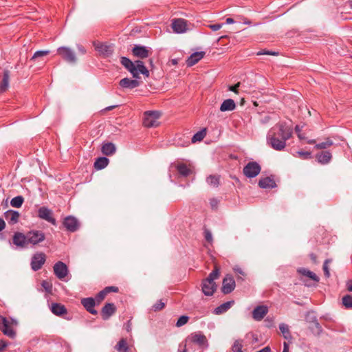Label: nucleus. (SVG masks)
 Segmentation results:
<instances>
[{
  "label": "nucleus",
  "instance_id": "nucleus-1",
  "mask_svg": "<svg viewBox=\"0 0 352 352\" xmlns=\"http://www.w3.org/2000/svg\"><path fill=\"white\" fill-rule=\"evenodd\" d=\"M292 129L285 122H280L272 127L267 135V141L272 148L283 151L286 146V142L292 135Z\"/></svg>",
  "mask_w": 352,
  "mask_h": 352
},
{
  "label": "nucleus",
  "instance_id": "nucleus-2",
  "mask_svg": "<svg viewBox=\"0 0 352 352\" xmlns=\"http://www.w3.org/2000/svg\"><path fill=\"white\" fill-rule=\"evenodd\" d=\"M122 65L132 74L135 78H139L140 74H142L146 77L149 76V72L144 66V63L142 60H136L132 62L130 59L126 57L121 58Z\"/></svg>",
  "mask_w": 352,
  "mask_h": 352
},
{
  "label": "nucleus",
  "instance_id": "nucleus-3",
  "mask_svg": "<svg viewBox=\"0 0 352 352\" xmlns=\"http://www.w3.org/2000/svg\"><path fill=\"white\" fill-rule=\"evenodd\" d=\"M219 271L217 267L210 273L209 276L203 280L202 292L206 296H212L217 289V285L214 280L219 277Z\"/></svg>",
  "mask_w": 352,
  "mask_h": 352
},
{
  "label": "nucleus",
  "instance_id": "nucleus-4",
  "mask_svg": "<svg viewBox=\"0 0 352 352\" xmlns=\"http://www.w3.org/2000/svg\"><path fill=\"white\" fill-rule=\"evenodd\" d=\"M17 322L14 319L8 320L4 316H0V331L9 338H14L16 333L12 329V325H16Z\"/></svg>",
  "mask_w": 352,
  "mask_h": 352
},
{
  "label": "nucleus",
  "instance_id": "nucleus-5",
  "mask_svg": "<svg viewBox=\"0 0 352 352\" xmlns=\"http://www.w3.org/2000/svg\"><path fill=\"white\" fill-rule=\"evenodd\" d=\"M161 113L157 111H147L144 113L143 125L145 127H155L159 125Z\"/></svg>",
  "mask_w": 352,
  "mask_h": 352
},
{
  "label": "nucleus",
  "instance_id": "nucleus-6",
  "mask_svg": "<svg viewBox=\"0 0 352 352\" xmlns=\"http://www.w3.org/2000/svg\"><path fill=\"white\" fill-rule=\"evenodd\" d=\"M261 166L256 162H248L243 168V174L248 178L256 177L261 172Z\"/></svg>",
  "mask_w": 352,
  "mask_h": 352
},
{
  "label": "nucleus",
  "instance_id": "nucleus-7",
  "mask_svg": "<svg viewBox=\"0 0 352 352\" xmlns=\"http://www.w3.org/2000/svg\"><path fill=\"white\" fill-rule=\"evenodd\" d=\"M28 245H36L43 242L45 239V234L41 230H30L27 232Z\"/></svg>",
  "mask_w": 352,
  "mask_h": 352
},
{
  "label": "nucleus",
  "instance_id": "nucleus-8",
  "mask_svg": "<svg viewBox=\"0 0 352 352\" xmlns=\"http://www.w3.org/2000/svg\"><path fill=\"white\" fill-rule=\"evenodd\" d=\"M58 54L68 63H75L76 57L74 52L67 47H60L57 49Z\"/></svg>",
  "mask_w": 352,
  "mask_h": 352
},
{
  "label": "nucleus",
  "instance_id": "nucleus-9",
  "mask_svg": "<svg viewBox=\"0 0 352 352\" xmlns=\"http://www.w3.org/2000/svg\"><path fill=\"white\" fill-rule=\"evenodd\" d=\"M53 270L54 274L60 280H63L69 272L67 265L62 261L56 263L53 267Z\"/></svg>",
  "mask_w": 352,
  "mask_h": 352
},
{
  "label": "nucleus",
  "instance_id": "nucleus-10",
  "mask_svg": "<svg viewBox=\"0 0 352 352\" xmlns=\"http://www.w3.org/2000/svg\"><path fill=\"white\" fill-rule=\"evenodd\" d=\"M46 260L45 254L43 252H38L33 255L31 260V267L34 271L40 270Z\"/></svg>",
  "mask_w": 352,
  "mask_h": 352
},
{
  "label": "nucleus",
  "instance_id": "nucleus-11",
  "mask_svg": "<svg viewBox=\"0 0 352 352\" xmlns=\"http://www.w3.org/2000/svg\"><path fill=\"white\" fill-rule=\"evenodd\" d=\"M94 45L96 51L103 57H109L113 52L112 45H107L103 43H94Z\"/></svg>",
  "mask_w": 352,
  "mask_h": 352
},
{
  "label": "nucleus",
  "instance_id": "nucleus-12",
  "mask_svg": "<svg viewBox=\"0 0 352 352\" xmlns=\"http://www.w3.org/2000/svg\"><path fill=\"white\" fill-rule=\"evenodd\" d=\"M38 217L52 225H56V219L53 217L52 210L47 207L43 206L38 210Z\"/></svg>",
  "mask_w": 352,
  "mask_h": 352
},
{
  "label": "nucleus",
  "instance_id": "nucleus-13",
  "mask_svg": "<svg viewBox=\"0 0 352 352\" xmlns=\"http://www.w3.org/2000/svg\"><path fill=\"white\" fill-rule=\"evenodd\" d=\"M12 243L19 248H26L28 245L27 233L15 232L12 237Z\"/></svg>",
  "mask_w": 352,
  "mask_h": 352
},
{
  "label": "nucleus",
  "instance_id": "nucleus-14",
  "mask_svg": "<svg viewBox=\"0 0 352 352\" xmlns=\"http://www.w3.org/2000/svg\"><path fill=\"white\" fill-rule=\"evenodd\" d=\"M235 281L230 275H227L223 280L221 291L223 294L231 293L235 288Z\"/></svg>",
  "mask_w": 352,
  "mask_h": 352
},
{
  "label": "nucleus",
  "instance_id": "nucleus-15",
  "mask_svg": "<svg viewBox=\"0 0 352 352\" xmlns=\"http://www.w3.org/2000/svg\"><path fill=\"white\" fill-rule=\"evenodd\" d=\"M171 27H172L173 31L177 34L184 33L188 29L187 23L183 19H177L173 20L172 23H171Z\"/></svg>",
  "mask_w": 352,
  "mask_h": 352
},
{
  "label": "nucleus",
  "instance_id": "nucleus-16",
  "mask_svg": "<svg viewBox=\"0 0 352 352\" xmlns=\"http://www.w3.org/2000/svg\"><path fill=\"white\" fill-rule=\"evenodd\" d=\"M63 225L65 228L70 232H75L79 228L78 221L77 219L72 216H68L65 218Z\"/></svg>",
  "mask_w": 352,
  "mask_h": 352
},
{
  "label": "nucleus",
  "instance_id": "nucleus-17",
  "mask_svg": "<svg viewBox=\"0 0 352 352\" xmlns=\"http://www.w3.org/2000/svg\"><path fill=\"white\" fill-rule=\"evenodd\" d=\"M268 312V307L260 305L255 307L252 311V317L256 321L261 320Z\"/></svg>",
  "mask_w": 352,
  "mask_h": 352
},
{
  "label": "nucleus",
  "instance_id": "nucleus-18",
  "mask_svg": "<svg viewBox=\"0 0 352 352\" xmlns=\"http://www.w3.org/2000/svg\"><path fill=\"white\" fill-rule=\"evenodd\" d=\"M81 304L90 314L96 315L97 311L94 309V306L97 304L93 298H84L81 299Z\"/></svg>",
  "mask_w": 352,
  "mask_h": 352
},
{
  "label": "nucleus",
  "instance_id": "nucleus-19",
  "mask_svg": "<svg viewBox=\"0 0 352 352\" xmlns=\"http://www.w3.org/2000/svg\"><path fill=\"white\" fill-rule=\"evenodd\" d=\"M4 217L10 225H14L18 223L20 217V214L17 211L13 210H8L6 212H5Z\"/></svg>",
  "mask_w": 352,
  "mask_h": 352
},
{
  "label": "nucleus",
  "instance_id": "nucleus-20",
  "mask_svg": "<svg viewBox=\"0 0 352 352\" xmlns=\"http://www.w3.org/2000/svg\"><path fill=\"white\" fill-rule=\"evenodd\" d=\"M116 308L113 303H107L102 309L101 314L104 320L109 319L115 312Z\"/></svg>",
  "mask_w": 352,
  "mask_h": 352
},
{
  "label": "nucleus",
  "instance_id": "nucleus-21",
  "mask_svg": "<svg viewBox=\"0 0 352 352\" xmlns=\"http://www.w3.org/2000/svg\"><path fill=\"white\" fill-rule=\"evenodd\" d=\"M119 85L124 89H134L140 85V82L137 80L124 78L120 80Z\"/></svg>",
  "mask_w": 352,
  "mask_h": 352
},
{
  "label": "nucleus",
  "instance_id": "nucleus-22",
  "mask_svg": "<svg viewBox=\"0 0 352 352\" xmlns=\"http://www.w3.org/2000/svg\"><path fill=\"white\" fill-rule=\"evenodd\" d=\"M132 52L135 56L140 58H147L149 55V51L145 46L135 45Z\"/></svg>",
  "mask_w": 352,
  "mask_h": 352
},
{
  "label": "nucleus",
  "instance_id": "nucleus-23",
  "mask_svg": "<svg viewBox=\"0 0 352 352\" xmlns=\"http://www.w3.org/2000/svg\"><path fill=\"white\" fill-rule=\"evenodd\" d=\"M50 310L57 316H63L67 313L66 307L63 305L58 302L52 303Z\"/></svg>",
  "mask_w": 352,
  "mask_h": 352
},
{
  "label": "nucleus",
  "instance_id": "nucleus-24",
  "mask_svg": "<svg viewBox=\"0 0 352 352\" xmlns=\"http://www.w3.org/2000/svg\"><path fill=\"white\" fill-rule=\"evenodd\" d=\"M205 55L204 52H197L192 53L186 60V64L188 67H192L197 63Z\"/></svg>",
  "mask_w": 352,
  "mask_h": 352
},
{
  "label": "nucleus",
  "instance_id": "nucleus-25",
  "mask_svg": "<svg viewBox=\"0 0 352 352\" xmlns=\"http://www.w3.org/2000/svg\"><path fill=\"white\" fill-rule=\"evenodd\" d=\"M318 162L322 164L329 163L332 158L331 153L329 151H323L316 155Z\"/></svg>",
  "mask_w": 352,
  "mask_h": 352
},
{
  "label": "nucleus",
  "instance_id": "nucleus-26",
  "mask_svg": "<svg viewBox=\"0 0 352 352\" xmlns=\"http://www.w3.org/2000/svg\"><path fill=\"white\" fill-rule=\"evenodd\" d=\"M10 72L8 70L3 72V78L0 82V94L5 92L9 87Z\"/></svg>",
  "mask_w": 352,
  "mask_h": 352
},
{
  "label": "nucleus",
  "instance_id": "nucleus-27",
  "mask_svg": "<svg viewBox=\"0 0 352 352\" xmlns=\"http://www.w3.org/2000/svg\"><path fill=\"white\" fill-rule=\"evenodd\" d=\"M236 108V104L232 99H226L221 104L220 111L222 112L232 111Z\"/></svg>",
  "mask_w": 352,
  "mask_h": 352
},
{
  "label": "nucleus",
  "instance_id": "nucleus-28",
  "mask_svg": "<svg viewBox=\"0 0 352 352\" xmlns=\"http://www.w3.org/2000/svg\"><path fill=\"white\" fill-rule=\"evenodd\" d=\"M258 186L261 188H273L276 185L273 179L267 177L259 180Z\"/></svg>",
  "mask_w": 352,
  "mask_h": 352
},
{
  "label": "nucleus",
  "instance_id": "nucleus-29",
  "mask_svg": "<svg viewBox=\"0 0 352 352\" xmlns=\"http://www.w3.org/2000/svg\"><path fill=\"white\" fill-rule=\"evenodd\" d=\"M233 304H234L233 300L226 302L221 304V305H219V307H216L214 309L213 313L216 315H219V314H223V313L226 312L231 307V306Z\"/></svg>",
  "mask_w": 352,
  "mask_h": 352
},
{
  "label": "nucleus",
  "instance_id": "nucleus-30",
  "mask_svg": "<svg viewBox=\"0 0 352 352\" xmlns=\"http://www.w3.org/2000/svg\"><path fill=\"white\" fill-rule=\"evenodd\" d=\"M116 147L114 144L111 142H107L102 146L101 151L104 155H111L115 153Z\"/></svg>",
  "mask_w": 352,
  "mask_h": 352
},
{
  "label": "nucleus",
  "instance_id": "nucleus-31",
  "mask_svg": "<svg viewBox=\"0 0 352 352\" xmlns=\"http://www.w3.org/2000/svg\"><path fill=\"white\" fill-rule=\"evenodd\" d=\"M190 338L192 342L198 344L200 346L205 344L207 342L206 336L201 333L191 334Z\"/></svg>",
  "mask_w": 352,
  "mask_h": 352
},
{
  "label": "nucleus",
  "instance_id": "nucleus-32",
  "mask_svg": "<svg viewBox=\"0 0 352 352\" xmlns=\"http://www.w3.org/2000/svg\"><path fill=\"white\" fill-rule=\"evenodd\" d=\"M298 272L305 276H307L310 279L313 280L315 282L319 281V277L313 272L306 269V268H299L298 269Z\"/></svg>",
  "mask_w": 352,
  "mask_h": 352
},
{
  "label": "nucleus",
  "instance_id": "nucleus-33",
  "mask_svg": "<svg viewBox=\"0 0 352 352\" xmlns=\"http://www.w3.org/2000/svg\"><path fill=\"white\" fill-rule=\"evenodd\" d=\"M109 164V159L106 157H100L96 159L94 162V168L96 170H102L104 168Z\"/></svg>",
  "mask_w": 352,
  "mask_h": 352
},
{
  "label": "nucleus",
  "instance_id": "nucleus-34",
  "mask_svg": "<svg viewBox=\"0 0 352 352\" xmlns=\"http://www.w3.org/2000/svg\"><path fill=\"white\" fill-rule=\"evenodd\" d=\"M176 169L180 175L187 177L191 173V170L184 164H179L176 166Z\"/></svg>",
  "mask_w": 352,
  "mask_h": 352
},
{
  "label": "nucleus",
  "instance_id": "nucleus-35",
  "mask_svg": "<svg viewBox=\"0 0 352 352\" xmlns=\"http://www.w3.org/2000/svg\"><path fill=\"white\" fill-rule=\"evenodd\" d=\"M115 349L118 352H128L129 347L125 339H121L118 344L116 345Z\"/></svg>",
  "mask_w": 352,
  "mask_h": 352
},
{
  "label": "nucleus",
  "instance_id": "nucleus-36",
  "mask_svg": "<svg viewBox=\"0 0 352 352\" xmlns=\"http://www.w3.org/2000/svg\"><path fill=\"white\" fill-rule=\"evenodd\" d=\"M279 329L280 332L282 333L283 337L286 340H291L292 339V335L290 333V331L289 329V327L287 324L285 323H281L279 324Z\"/></svg>",
  "mask_w": 352,
  "mask_h": 352
},
{
  "label": "nucleus",
  "instance_id": "nucleus-37",
  "mask_svg": "<svg viewBox=\"0 0 352 352\" xmlns=\"http://www.w3.org/2000/svg\"><path fill=\"white\" fill-rule=\"evenodd\" d=\"M206 182L208 185L212 187H218L219 184V176L210 175L207 177Z\"/></svg>",
  "mask_w": 352,
  "mask_h": 352
},
{
  "label": "nucleus",
  "instance_id": "nucleus-38",
  "mask_svg": "<svg viewBox=\"0 0 352 352\" xmlns=\"http://www.w3.org/2000/svg\"><path fill=\"white\" fill-rule=\"evenodd\" d=\"M206 135V130L205 129L197 132L192 138V142L201 141Z\"/></svg>",
  "mask_w": 352,
  "mask_h": 352
},
{
  "label": "nucleus",
  "instance_id": "nucleus-39",
  "mask_svg": "<svg viewBox=\"0 0 352 352\" xmlns=\"http://www.w3.org/2000/svg\"><path fill=\"white\" fill-rule=\"evenodd\" d=\"M24 201V199L22 196L19 195L11 199L10 204L12 207L20 208Z\"/></svg>",
  "mask_w": 352,
  "mask_h": 352
},
{
  "label": "nucleus",
  "instance_id": "nucleus-40",
  "mask_svg": "<svg viewBox=\"0 0 352 352\" xmlns=\"http://www.w3.org/2000/svg\"><path fill=\"white\" fill-rule=\"evenodd\" d=\"M333 144V141L331 139L327 138L324 142L316 144L314 147L316 149H325V148L332 146Z\"/></svg>",
  "mask_w": 352,
  "mask_h": 352
},
{
  "label": "nucleus",
  "instance_id": "nucleus-41",
  "mask_svg": "<svg viewBox=\"0 0 352 352\" xmlns=\"http://www.w3.org/2000/svg\"><path fill=\"white\" fill-rule=\"evenodd\" d=\"M342 305L346 309H352V295H345L342 297Z\"/></svg>",
  "mask_w": 352,
  "mask_h": 352
},
{
  "label": "nucleus",
  "instance_id": "nucleus-42",
  "mask_svg": "<svg viewBox=\"0 0 352 352\" xmlns=\"http://www.w3.org/2000/svg\"><path fill=\"white\" fill-rule=\"evenodd\" d=\"M313 327H311V331L319 335L321 331H322V327L320 325L319 322H318L317 319L316 318H314V320H313Z\"/></svg>",
  "mask_w": 352,
  "mask_h": 352
},
{
  "label": "nucleus",
  "instance_id": "nucleus-43",
  "mask_svg": "<svg viewBox=\"0 0 352 352\" xmlns=\"http://www.w3.org/2000/svg\"><path fill=\"white\" fill-rule=\"evenodd\" d=\"M243 344L242 340H236L234 342V344L232 346V351L233 352H243L242 351Z\"/></svg>",
  "mask_w": 352,
  "mask_h": 352
},
{
  "label": "nucleus",
  "instance_id": "nucleus-44",
  "mask_svg": "<svg viewBox=\"0 0 352 352\" xmlns=\"http://www.w3.org/2000/svg\"><path fill=\"white\" fill-rule=\"evenodd\" d=\"M107 294V292L104 290V289L102 291H100L94 298L97 304H100L105 298L106 295Z\"/></svg>",
  "mask_w": 352,
  "mask_h": 352
},
{
  "label": "nucleus",
  "instance_id": "nucleus-45",
  "mask_svg": "<svg viewBox=\"0 0 352 352\" xmlns=\"http://www.w3.org/2000/svg\"><path fill=\"white\" fill-rule=\"evenodd\" d=\"M189 320V317L187 316H182L179 318L176 322V326L177 327H180L184 324H186Z\"/></svg>",
  "mask_w": 352,
  "mask_h": 352
},
{
  "label": "nucleus",
  "instance_id": "nucleus-46",
  "mask_svg": "<svg viewBox=\"0 0 352 352\" xmlns=\"http://www.w3.org/2000/svg\"><path fill=\"white\" fill-rule=\"evenodd\" d=\"M49 54H50V51L49 50H38V51H36L34 54V55L32 56V60H34V59H36L37 58H40V57H43V56H47Z\"/></svg>",
  "mask_w": 352,
  "mask_h": 352
},
{
  "label": "nucleus",
  "instance_id": "nucleus-47",
  "mask_svg": "<svg viewBox=\"0 0 352 352\" xmlns=\"http://www.w3.org/2000/svg\"><path fill=\"white\" fill-rule=\"evenodd\" d=\"M296 154L299 157L304 160L310 159L311 157V153L308 151H298Z\"/></svg>",
  "mask_w": 352,
  "mask_h": 352
},
{
  "label": "nucleus",
  "instance_id": "nucleus-48",
  "mask_svg": "<svg viewBox=\"0 0 352 352\" xmlns=\"http://www.w3.org/2000/svg\"><path fill=\"white\" fill-rule=\"evenodd\" d=\"M164 306L165 303L160 300L153 305V310H154L155 311H160L164 307Z\"/></svg>",
  "mask_w": 352,
  "mask_h": 352
},
{
  "label": "nucleus",
  "instance_id": "nucleus-49",
  "mask_svg": "<svg viewBox=\"0 0 352 352\" xmlns=\"http://www.w3.org/2000/svg\"><path fill=\"white\" fill-rule=\"evenodd\" d=\"M329 262H330V260L327 259V260H325L324 265H323L324 274V276L327 278H329L330 276V272H329V267H328V263Z\"/></svg>",
  "mask_w": 352,
  "mask_h": 352
},
{
  "label": "nucleus",
  "instance_id": "nucleus-50",
  "mask_svg": "<svg viewBox=\"0 0 352 352\" xmlns=\"http://www.w3.org/2000/svg\"><path fill=\"white\" fill-rule=\"evenodd\" d=\"M204 237H205V239L209 242V243H212V233L210 230L206 229L204 230Z\"/></svg>",
  "mask_w": 352,
  "mask_h": 352
},
{
  "label": "nucleus",
  "instance_id": "nucleus-51",
  "mask_svg": "<svg viewBox=\"0 0 352 352\" xmlns=\"http://www.w3.org/2000/svg\"><path fill=\"white\" fill-rule=\"evenodd\" d=\"M278 54V52L269 51V50H261L257 52V55H273L277 56Z\"/></svg>",
  "mask_w": 352,
  "mask_h": 352
},
{
  "label": "nucleus",
  "instance_id": "nucleus-52",
  "mask_svg": "<svg viewBox=\"0 0 352 352\" xmlns=\"http://www.w3.org/2000/svg\"><path fill=\"white\" fill-rule=\"evenodd\" d=\"M42 287L45 289V290L47 292H51L52 290V285L48 283L47 280H43L41 283Z\"/></svg>",
  "mask_w": 352,
  "mask_h": 352
},
{
  "label": "nucleus",
  "instance_id": "nucleus-53",
  "mask_svg": "<svg viewBox=\"0 0 352 352\" xmlns=\"http://www.w3.org/2000/svg\"><path fill=\"white\" fill-rule=\"evenodd\" d=\"M223 25V23L212 24V25H209V28L212 31H217V30H220L222 28Z\"/></svg>",
  "mask_w": 352,
  "mask_h": 352
},
{
  "label": "nucleus",
  "instance_id": "nucleus-54",
  "mask_svg": "<svg viewBox=\"0 0 352 352\" xmlns=\"http://www.w3.org/2000/svg\"><path fill=\"white\" fill-rule=\"evenodd\" d=\"M241 83L240 82H238L236 83V85H233V86H230L228 89L231 91H233L234 93H238V88L239 87Z\"/></svg>",
  "mask_w": 352,
  "mask_h": 352
},
{
  "label": "nucleus",
  "instance_id": "nucleus-55",
  "mask_svg": "<svg viewBox=\"0 0 352 352\" xmlns=\"http://www.w3.org/2000/svg\"><path fill=\"white\" fill-rule=\"evenodd\" d=\"M7 346H8L7 342H6L3 340H0V352H2Z\"/></svg>",
  "mask_w": 352,
  "mask_h": 352
},
{
  "label": "nucleus",
  "instance_id": "nucleus-56",
  "mask_svg": "<svg viewBox=\"0 0 352 352\" xmlns=\"http://www.w3.org/2000/svg\"><path fill=\"white\" fill-rule=\"evenodd\" d=\"M104 290L107 292V294L109 293L110 292H118V287L113 286L107 287L104 288Z\"/></svg>",
  "mask_w": 352,
  "mask_h": 352
},
{
  "label": "nucleus",
  "instance_id": "nucleus-57",
  "mask_svg": "<svg viewBox=\"0 0 352 352\" xmlns=\"http://www.w3.org/2000/svg\"><path fill=\"white\" fill-rule=\"evenodd\" d=\"M302 127H303L302 126H300V125L296 126L295 131H296L297 135H298L299 133H302L301 131H302Z\"/></svg>",
  "mask_w": 352,
  "mask_h": 352
},
{
  "label": "nucleus",
  "instance_id": "nucleus-58",
  "mask_svg": "<svg viewBox=\"0 0 352 352\" xmlns=\"http://www.w3.org/2000/svg\"><path fill=\"white\" fill-rule=\"evenodd\" d=\"M6 228V223L4 220L0 218V232Z\"/></svg>",
  "mask_w": 352,
  "mask_h": 352
},
{
  "label": "nucleus",
  "instance_id": "nucleus-59",
  "mask_svg": "<svg viewBox=\"0 0 352 352\" xmlns=\"http://www.w3.org/2000/svg\"><path fill=\"white\" fill-rule=\"evenodd\" d=\"M234 271L238 274H240L241 275H244V272H243V270H241V267H235L234 268Z\"/></svg>",
  "mask_w": 352,
  "mask_h": 352
},
{
  "label": "nucleus",
  "instance_id": "nucleus-60",
  "mask_svg": "<svg viewBox=\"0 0 352 352\" xmlns=\"http://www.w3.org/2000/svg\"><path fill=\"white\" fill-rule=\"evenodd\" d=\"M283 352H289V345L287 342L283 343Z\"/></svg>",
  "mask_w": 352,
  "mask_h": 352
},
{
  "label": "nucleus",
  "instance_id": "nucleus-61",
  "mask_svg": "<svg viewBox=\"0 0 352 352\" xmlns=\"http://www.w3.org/2000/svg\"><path fill=\"white\" fill-rule=\"evenodd\" d=\"M210 204H211L212 208H214L217 205V201L214 199H211Z\"/></svg>",
  "mask_w": 352,
  "mask_h": 352
},
{
  "label": "nucleus",
  "instance_id": "nucleus-62",
  "mask_svg": "<svg viewBox=\"0 0 352 352\" xmlns=\"http://www.w3.org/2000/svg\"><path fill=\"white\" fill-rule=\"evenodd\" d=\"M78 50L82 53V54H85L86 52V50H85V48L81 46V45H78Z\"/></svg>",
  "mask_w": 352,
  "mask_h": 352
},
{
  "label": "nucleus",
  "instance_id": "nucleus-63",
  "mask_svg": "<svg viewBox=\"0 0 352 352\" xmlns=\"http://www.w3.org/2000/svg\"><path fill=\"white\" fill-rule=\"evenodd\" d=\"M298 138L300 140H307V138L305 137V134L302 133H299L298 135Z\"/></svg>",
  "mask_w": 352,
  "mask_h": 352
},
{
  "label": "nucleus",
  "instance_id": "nucleus-64",
  "mask_svg": "<svg viewBox=\"0 0 352 352\" xmlns=\"http://www.w3.org/2000/svg\"><path fill=\"white\" fill-rule=\"evenodd\" d=\"M226 22L227 24H232V23H234V21L232 18H227Z\"/></svg>",
  "mask_w": 352,
  "mask_h": 352
}]
</instances>
